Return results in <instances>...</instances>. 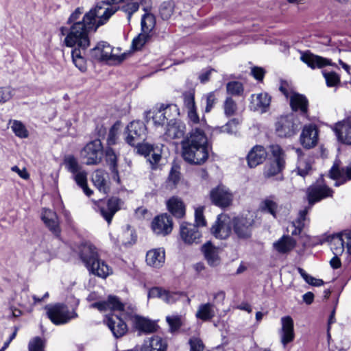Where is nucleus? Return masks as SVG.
Here are the masks:
<instances>
[{"mask_svg": "<svg viewBox=\"0 0 351 351\" xmlns=\"http://www.w3.org/2000/svg\"><path fill=\"white\" fill-rule=\"evenodd\" d=\"M84 51L82 49H74L71 52L73 62L82 72L86 70V62L83 56Z\"/></svg>", "mask_w": 351, "mask_h": 351, "instance_id": "obj_44", "label": "nucleus"}, {"mask_svg": "<svg viewBox=\"0 0 351 351\" xmlns=\"http://www.w3.org/2000/svg\"><path fill=\"white\" fill-rule=\"evenodd\" d=\"M300 60L313 69L327 65H334L330 59L314 55L309 51L302 52Z\"/></svg>", "mask_w": 351, "mask_h": 351, "instance_id": "obj_29", "label": "nucleus"}, {"mask_svg": "<svg viewBox=\"0 0 351 351\" xmlns=\"http://www.w3.org/2000/svg\"><path fill=\"white\" fill-rule=\"evenodd\" d=\"M13 96V90L9 87L0 88V103L9 101Z\"/></svg>", "mask_w": 351, "mask_h": 351, "instance_id": "obj_59", "label": "nucleus"}, {"mask_svg": "<svg viewBox=\"0 0 351 351\" xmlns=\"http://www.w3.org/2000/svg\"><path fill=\"white\" fill-rule=\"evenodd\" d=\"M80 258L88 270L95 276L106 278L112 272V269L99 258L97 248L91 244L82 245Z\"/></svg>", "mask_w": 351, "mask_h": 351, "instance_id": "obj_4", "label": "nucleus"}, {"mask_svg": "<svg viewBox=\"0 0 351 351\" xmlns=\"http://www.w3.org/2000/svg\"><path fill=\"white\" fill-rule=\"evenodd\" d=\"M201 250L209 265L215 267L220 264L221 250L219 247L208 241L202 246Z\"/></svg>", "mask_w": 351, "mask_h": 351, "instance_id": "obj_25", "label": "nucleus"}, {"mask_svg": "<svg viewBox=\"0 0 351 351\" xmlns=\"http://www.w3.org/2000/svg\"><path fill=\"white\" fill-rule=\"evenodd\" d=\"M151 226L152 230L156 234L165 236L172 231V219L167 214L160 215L153 219Z\"/></svg>", "mask_w": 351, "mask_h": 351, "instance_id": "obj_18", "label": "nucleus"}, {"mask_svg": "<svg viewBox=\"0 0 351 351\" xmlns=\"http://www.w3.org/2000/svg\"><path fill=\"white\" fill-rule=\"evenodd\" d=\"M166 320L171 332L179 329L182 324V317L179 315L167 316Z\"/></svg>", "mask_w": 351, "mask_h": 351, "instance_id": "obj_54", "label": "nucleus"}, {"mask_svg": "<svg viewBox=\"0 0 351 351\" xmlns=\"http://www.w3.org/2000/svg\"><path fill=\"white\" fill-rule=\"evenodd\" d=\"M112 48L106 42H101L93 49L95 55L103 60L113 58Z\"/></svg>", "mask_w": 351, "mask_h": 351, "instance_id": "obj_42", "label": "nucleus"}, {"mask_svg": "<svg viewBox=\"0 0 351 351\" xmlns=\"http://www.w3.org/2000/svg\"><path fill=\"white\" fill-rule=\"evenodd\" d=\"M92 181L99 192L104 195L109 192L108 174L106 171L101 169L95 171L92 176Z\"/></svg>", "mask_w": 351, "mask_h": 351, "instance_id": "obj_31", "label": "nucleus"}, {"mask_svg": "<svg viewBox=\"0 0 351 351\" xmlns=\"http://www.w3.org/2000/svg\"><path fill=\"white\" fill-rule=\"evenodd\" d=\"M290 105L293 111L300 110L305 114L308 110V101L302 95L293 93L290 96Z\"/></svg>", "mask_w": 351, "mask_h": 351, "instance_id": "obj_38", "label": "nucleus"}, {"mask_svg": "<svg viewBox=\"0 0 351 351\" xmlns=\"http://www.w3.org/2000/svg\"><path fill=\"white\" fill-rule=\"evenodd\" d=\"M324 76L328 86H334L340 82L339 76L335 72L324 73Z\"/></svg>", "mask_w": 351, "mask_h": 351, "instance_id": "obj_56", "label": "nucleus"}, {"mask_svg": "<svg viewBox=\"0 0 351 351\" xmlns=\"http://www.w3.org/2000/svg\"><path fill=\"white\" fill-rule=\"evenodd\" d=\"M301 145L306 149L316 146L318 142V130L315 125L309 124L303 128L300 136Z\"/></svg>", "mask_w": 351, "mask_h": 351, "instance_id": "obj_21", "label": "nucleus"}, {"mask_svg": "<svg viewBox=\"0 0 351 351\" xmlns=\"http://www.w3.org/2000/svg\"><path fill=\"white\" fill-rule=\"evenodd\" d=\"M90 308H97L101 312L108 310L118 311V315H107L105 322L116 338L121 337L126 334L128 326L124 320L130 315L125 311V304L117 297L110 295L106 301L93 303L90 305Z\"/></svg>", "mask_w": 351, "mask_h": 351, "instance_id": "obj_3", "label": "nucleus"}, {"mask_svg": "<svg viewBox=\"0 0 351 351\" xmlns=\"http://www.w3.org/2000/svg\"><path fill=\"white\" fill-rule=\"evenodd\" d=\"M280 322L281 328L279 330L280 342L285 347L288 343L294 340V324L293 319L289 315L282 317Z\"/></svg>", "mask_w": 351, "mask_h": 351, "instance_id": "obj_20", "label": "nucleus"}, {"mask_svg": "<svg viewBox=\"0 0 351 351\" xmlns=\"http://www.w3.org/2000/svg\"><path fill=\"white\" fill-rule=\"evenodd\" d=\"M271 97L266 93L253 94L251 95L250 108L251 110L264 113L269 109Z\"/></svg>", "mask_w": 351, "mask_h": 351, "instance_id": "obj_26", "label": "nucleus"}, {"mask_svg": "<svg viewBox=\"0 0 351 351\" xmlns=\"http://www.w3.org/2000/svg\"><path fill=\"white\" fill-rule=\"evenodd\" d=\"M123 204V202L121 199L112 197L107 201L106 205L99 206L101 215L108 224L111 223L114 214L122 208Z\"/></svg>", "mask_w": 351, "mask_h": 351, "instance_id": "obj_17", "label": "nucleus"}, {"mask_svg": "<svg viewBox=\"0 0 351 351\" xmlns=\"http://www.w3.org/2000/svg\"><path fill=\"white\" fill-rule=\"evenodd\" d=\"M45 310L48 318L56 325L66 324L77 317V314L74 311H69L63 304L47 305Z\"/></svg>", "mask_w": 351, "mask_h": 351, "instance_id": "obj_7", "label": "nucleus"}, {"mask_svg": "<svg viewBox=\"0 0 351 351\" xmlns=\"http://www.w3.org/2000/svg\"><path fill=\"white\" fill-rule=\"evenodd\" d=\"M180 234L183 242L189 245L199 243L202 238V233L196 226L187 222L180 224Z\"/></svg>", "mask_w": 351, "mask_h": 351, "instance_id": "obj_15", "label": "nucleus"}, {"mask_svg": "<svg viewBox=\"0 0 351 351\" xmlns=\"http://www.w3.org/2000/svg\"><path fill=\"white\" fill-rule=\"evenodd\" d=\"M332 189L326 184H313L306 191L308 204L311 206L323 199L332 197Z\"/></svg>", "mask_w": 351, "mask_h": 351, "instance_id": "obj_14", "label": "nucleus"}, {"mask_svg": "<svg viewBox=\"0 0 351 351\" xmlns=\"http://www.w3.org/2000/svg\"><path fill=\"white\" fill-rule=\"evenodd\" d=\"M298 156L296 172L298 175L304 177L311 170V161L308 156L304 154L300 148L294 149Z\"/></svg>", "mask_w": 351, "mask_h": 351, "instance_id": "obj_32", "label": "nucleus"}, {"mask_svg": "<svg viewBox=\"0 0 351 351\" xmlns=\"http://www.w3.org/2000/svg\"><path fill=\"white\" fill-rule=\"evenodd\" d=\"M151 34H147L141 31V32L136 36L132 43V47L134 50L141 49L149 40Z\"/></svg>", "mask_w": 351, "mask_h": 351, "instance_id": "obj_47", "label": "nucleus"}, {"mask_svg": "<svg viewBox=\"0 0 351 351\" xmlns=\"http://www.w3.org/2000/svg\"><path fill=\"white\" fill-rule=\"evenodd\" d=\"M175 4L168 1L162 3L160 8V15L163 20H169L174 14Z\"/></svg>", "mask_w": 351, "mask_h": 351, "instance_id": "obj_46", "label": "nucleus"}, {"mask_svg": "<svg viewBox=\"0 0 351 351\" xmlns=\"http://www.w3.org/2000/svg\"><path fill=\"white\" fill-rule=\"evenodd\" d=\"M227 93L231 95L240 96L243 93V84L239 82H230L226 85Z\"/></svg>", "mask_w": 351, "mask_h": 351, "instance_id": "obj_48", "label": "nucleus"}, {"mask_svg": "<svg viewBox=\"0 0 351 351\" xmlns=\"http://www.w3.org/2000/svg\"><path fill=\"white\" fill-rule=\"evenodd\" d=\"M261 209L263 211L270 213L276 217L278 209V204L274 199V197L271 196L265 198L261 204Z\"/></svg>", "mask_w": 351, "mask_h": 351, "instance_id": "obj_45", "label": "nucleus"}, {"mask_svg": "<svg viewBox=\"0 0 351 351\" xmlns=\"http://www.w3.org/2000/svg\"><path fill=\"white\" fill-rule=\"evenodd\" d=\"M206 128V125H203L192 129L182 141V156L189 163L201 165L208 159V138L205 134Z\"/></svg>", "mask_w": 351, "mask_h": 351, "instance_id": "obj_2", "label": "nucleus"}, {"mask_svg": "<svg viewBox=\"0 0 351 351\" xmlns=\"http://www.w3.org/2000/svg\"><path fill=\"white\" fill-rule=\"evenodd\" d=\"M103 156V147L99 140H95L87 143L80 152V157L88 165H97L100 162Z\"/></svg>", "mask_w": 351, "mask_h": 351, "instance_id": "obj_10", "label": "nucleus"}, {"mask_svg": "<svg viewBox=\"0 0 351 351\" xmlns=\"http://www.w3.org/2000/svg\"><path fill=\"white\" fill-rule=\"evenodd\" d=\"M274 160L265 168L264 175L267 178L272 177L280 173L285 167V154L278 145H271L269 147Z\"/></svg>", "mask_w": 351, "mask_h": 351, "instance_id": "obj_9", "label": "nucleus"}, {"mask_svg": "<svg viewBox=\"0 0 351 351\" xmlns=\"http://www.w3.org/2000/svg\"><path fill=\"white\" fill-rule=\"evenodd\" d=\"M330 176L335 180V186L345 184L351 180V164L347 167H341L340 161L336 160L330 171Z\"/></svg>", "mask_w": 351, "mask_h": 351, "instance_id": "obj_16", "label": "nucleus"}, {"mask_svg": "<svg viewBox=\"0 0 351 351\" xmlns=\"http://www.w3.org/2000/svg\"><path fill=\"white\" fill-rule=\"evenodd\" d=\"M251 73L255 79L261 81L263 79L265 71L263 68L255 66L252 69Z\"/></svg>", "mask_w": 351, "mask_h": 351, "instance_id": "obj_63", "label": "nucleus"}, {"mask_svg": "<svg viewBox=\"0 0 351 351\" xmlns=\"http://www.w3.org/2000/svg\"><path fill=\"white\" fill-rule=\"evenodd\" d=\"M165 261V252L162 247L154 248L146 254L145 262L152 268L159 269L162 267Z\"/></svg>", "mask_w": 351, "mask_h": 351, "instance_id": "obj_28", "label": "nucleus"}, {"mask_svg": "<svg viewBox=\"0 0 351 351\" xmlns=\"http://www.w3.org/2000/svg\"><path fill=\"white\" fill-rule=\"evenodd\" d=\"M64 165L66 170L72 174L75 181L84 180L87 172L79 163L77 159L73 155H67L64 158Z\"/></svg>", "mask_w": 351, "mask_h": 351, "instance_id": "obj_19", "label": "nucleus"}, {"mask_svg": "<svg viewBox=\"0 0 351 351\" xmlns=\"http://www.w3.org/2000/svg\"><path fill=\"white\" fill-rule=\"evenodd\" d=\"M203 99H204L206 102L205 112L208 113L211 111L217 102V98L215 95V93H208L203 97Z\"/></svg>", "mask_w": 351, "mask_h": 351, "instance_id": "obj_53", "label": "nucleus"}, {"mask_svg": "<svg viewBox=\"0 0 351 351\" xmlns=\"http://www.w3.org/2000/svg\"><path fill=\"white\" fill-rule=\"evenodd\" d=\"M11 129L15 135L19 138H26L28 136V132L25 126L19 121L14 120L12 123Z\"/></svg>", "mask_w": 351, "mask_h": 351, "instance_id": "obj_49", "label": "nucleus"}, {"mask_svg": "<svg viewBox=\"0 0 351 351\" xmlns=\"http://www.w3.org/2000/svg\"><path fill=\"white\" fill-rule=\"evenodd\" d=\"M267 157L265 148L261 145L254 146L249 152L247 160L250 167H255L262 163Z\"/></svg>", "mask_w": 351, "mask_h": 351, "instance_id": "obj_33", "label": "nucleus"}, {"mask_svg": "<svg viewBox=\"0 0 351 351\" xmlns=\"http://www.w3.org/2000/svg\"><path fill=\"white\" fill-rule=\"evenodd\" d=\"M296 241L290 236L284 235L274 243V248L279 253L285 254L291 251L295 246Z\"/></svg>", "mask_w": 351, "mask_h": 351, "instance_id": "obj_37", "label": "nucleus"}, {"mask_svg": "<svg viewBox=\"0 0 351 351\" xmlns=\"http://www.w3.org/2000/svg\"><path fill=\"white\" fill-rule=\"evenodd\" d=\"M150 0H106L99 2L96 6L87 12L84 16V22H86L88 28L93 31L106 23L117 9L112 6V4L123 3L121 10L127 14L128 21H130L132 14L136 12L140 5H148Z\"/></svg>", "mask_w": 351, "mask_h": 351, "instance_id": "obj_1", "label": "nucleus"}, {"mask_svg": "<svg viewBox=\"0 0 351 351\" xmlns=\"http://www.w3.org/2000/svg\"><path fill=\"white\" fill-rule=\"evenodd\" d=\"M233 219L227 215H219L211 228V233L219 239H227L231 233Z\"/></svg>", "mask_w": 351, "mask_h": 351, "instance_id": "obj_12", "label": "nucleus"}, {"mask_svg": "<svg viewBox=\"0 0 351 351\" xmlns=\"http://www.w3.org/2000/svg\"><path fill=\"white\" fill-rule=\"evenodd\" d=\"M190 351H203L204 346L202 341L198 337H191L189 339Z\"/></svg>", "mask_w": 351, "mask_h": 351, "instance_id": "obj_58", "label": "nucleus"}, {"mask_svg": "<svg viewBox=\"0 0 351 351\" xmlns=\"http://www.w3.org/2000/svg\"><path fill=\"white\" fill-rule=\"evenodd\" d=\"M185 132L184 123L180 121L171 119L167 123L164 137L167 141L180 139L184 136Z\"/></svg>", "mask_w": 351, "mask_h": 351, "instance_id": "obj_24", "label": "nucleus"}, {"mask_svg": "<svg viewBox=\"0 0 351 351\" xmlns=\"http://www.w3.org/2000/svg\"><path fill=\"white\" fill-rule=\"evenodd\" d=\"M135 146L137 147L138 153L145 156H149L154 150L153 146L147 143H141V142Z\"/></svg>", "mask_w": 351, "mask_h": 351, "instance_id": "obj_60", "label": "nucleus"}, {"mask_svg": "<svg viewBox=\"0 0 351 351\" xmlns=\"http://www.w3.org/2000/svg\"><path fill=\"white\" fill-rule=\"evenodd\" d=\"M195 224L198 228L206 226V221L204 216V207H198L195 210Z\"/></svg>", "mask_w": 351, "mask_h": 351, "instance_id": "obj_55", "label": "nucleus"}, {"mask_svg": "<svg viewBox=\"0 0 351 351\" xmlns=\"http://www.w3.org/2000/svg\"><path fill=\"white\" fill-rule=\"evenodd\" d=\"M184 106L187 111L189 121L197 124L199 122V117L197 113V108L195 102L194 94L189 92L183 95Z\"/></svg>", "mask_w": 351, "mask_h": 351, "instance_id": "obj_30", "label": "nucleus"}, {"mask_svg": "<svg viewBox=\"0 0 351 351\" xmlns=\"http://www.w3.org/2000/svg\"><path fill=\"white\" fill-rule=\"evenodd\" d=\"M41 219L45 226L53 234L57 237L60 235V222L58 215L54 211L47 208L43 209Z\"/></svg>", "mask_w": 351, "mask_h": 351, "instance_id": "obj_27", "label": "nucleus"}, {"mask_svg": "<svg viewBox=\"0 0 351 351\" xmlns=\"http://www.w3.org/2000/svg\"><path fill=\"white\" fill-rule=\"evenodd\" d=\"M253 220L247 217H236L233 219V228L235 234L240 239H247L252 234Z\"/></svg>", "mask_w": 351, "mask_h": 351, "instance_id": "obj_22", "label": "nucleus"}, {"mask_svg": "<svg viewBox=\"0 0 351 351\" xmlns=\"http://www.w3.org/2000/svg\"><path fill=\"white\" fill-rule=\"evenodd\" d=\"M310 208L311 206L300 210L298 213V218L293 222L295 223L296 226H299L300 228H304L309 222V219L307 217V215Z\"/></svg>", "mask_w": 351, "mask_h": 351, "instance_id": "obj_51", "label": "nucleus"}, {"mask_svg": "<svg viewBox=\"0 0 351 351\" xmlns=\"http://www.w3.org/2000/svg\"><path fill=\"white\" fill-rule=\"evenodd\" d=\"M182 295L181 292L170 291L161 287H153L148 292V298H157L169 304L176 302Z\"/></svg>", "mask_w": 351, "mask_h": 351, "instance_id": "obj_23", "label": "nucleus"}, {"mask_svg": "<svg viewBox=\"0 0 351 351\" xmlns=\"http://www.w3.org/2000/svg\"><path fill=\"white\" fill-rule=\"evenodd\" d=\"M161 158L160 152H153L151 153V154L149 156L148 160L149 161L152 168V169H156L158 163L159 162Z\"/></svg>", "mask_w": 351, "mask_h": 351, "instance_id": "obj_61", "label": "nucleus"}, {"mask_svg": "<svg viewBox=\"0 0 351 351\" xmlns=\"http://www.w3.org/2000/svg\"><path fill=\"white\" fill-rule=\"evenodd\" d=\"M169 211L176 218H182L185 215V206L182 200L178 197L173 196L167 202Z\"/></svg>", "mask_w": 351, "mask_h": 351, "instance_id": "obj_36", "label": "nucleus"}, {"mask_svg": "<svg viewBox=\"0 0 351 351\" xmlns=\"http://www.w3.org/2000/svg\"><path fill=\"white\" fill-rule=\"evenodd\" d=\"M134 324L136 328L145 333L154 332L157 328L154 322L140 316L134 317Z\"/></svg>", "mask_w": 351, "mask_h": 351, "instance_id": "obj_40", "label": "nucleus"}, {"mask_svg": "<svg viewBox=\"0 0 351 351\" xmlns=\"http://www.w3.org/2000/svg\"><path fill=\"white\" fill-rule=\"evenodd\" d=\"M215 315L214 305L211 303H206L199 305L195 313L196 317L202 321L210 320Z\"/></svg>", "mask_w": 351, "mask_h": 351, "instance_id": "obj_41", "label": "nucleus"}, {"mask_svg": "<svg viewBox=\"0 0 351 351\" xmlns=\"http://www.w3.org/2000/svg\"><path fill=\"white\" fill-rule=\"evenodd\" d=\"M166 342L159 336H154L144 341L141 351H165Z\"/></svg>", "mask_w": 351, "mask_h": 351, "instance_id": "obj_35", "label": "nucleus"}, {"mask_svg": "<svg viewBox=\"0 0 351 351\" xmlns=\"http://www.w3.org/2000/svg\"><path fill=\"white\" fill-rule=\"evenodd\" d=\"M125 140L130 145L135 146L146 137L145 125L139 121H132L127 127Z\"/></svg>", "mask_w": 351, "mask_h": 351, "instance_id": "obj_11", "label": "nucleus"}, {"mask_svg": "<svg viewBox=\"0 0 351 351\" xmlns=\"http://www.w3.org/2000/svg\"><path fill=\"white\" fill-rule=\"evenodd\" d=\"M91 30L93 29L88 28V25H86V22H84L82 19V21L74 23L69 31H68L66 27H62L60 28V34L62 36L66 34L64 41L66 47H77L76 49L85 50L89 46L90 41L88 33Z\"/></svg>", "mask_w": 351, "mask_h": 351, "instance_id": "obj_5", "label": "nucleus"}, {"mask_svg": "<svg viewBox=\"0 0 351 351\" xmlns=\"http://www.w3.org/2000/svg\"><path fill=\"white\" fill-rule=\"evenodd\" d=\"M83 13L82 9L77 8L70 16L68 20L69 23L78 22L77 20L80 18Z\"/></svg>", "mask_w": 351, "mask_h": 351, "instance_id": "obj_64", "label": "nucleus"}, {"mask_svg": "<svg viewBox=\"0 0 351 351\" xmlns=\"http://www.w3.org/2000/svg\"><path fill=\"white\" fill-rule=\"evenodd\" d=\"M180 110L177 105L173 104H161L158 106L145 112V117L147 122L152 121L156 127L162 126L169 118L178 116Z\"/></svg>", "mask_w": 351, "mask_h": 351, "instance_id": "obj_6", "label": "nucleus"}, {"mask_svg": "<svg viewBox=\"0 0 351 351\" xmlns=\"http://www.w3.org/2000/svg\"><path fill=\"white\" fill-rule=\"evenodd\" d=\"M28 348L29 351H44V343L40 337H34L29 341Z\"/></svg>", "mask_w": 351, "mask_h": 351, "instance_id": "obj_57", "label": "nucleus"}, {"mask_svg": "<svg viewBox=\"0 0 351 351\" xmlns=\"http://www.w3.org/2000/svg\"><path fill=\"white\" fill-rule=\"evenodd\" d=\"M210 197L217 206L226 208L232 204L234 195L226 186L219 185L210 191Z\"/></svg>", "mask_w": 351, "mask_h": 351, "instance_id": "obj_13", "label": "nucleus"}, {"mask_svg": "<svg viewBox=\"0 0 351 351\" xmlns=\"http://www.w3.org/2000/svg\"><path fill=\"white\" fill-rule=\"evenodd\" d=\"M328 241L334 255H341L343 254L345 249L343 233L330 236Z\"/></svg>", "mask_w": 351, "mask_h": 351, "instance_id": "obj_39", "label": "nucleus"}, {"mask_svg": "<svg viewBox=\"0 0 351 351\" xmlns=\"http://www.w3.org/2000/svg\"><path fill=\"white\" fill-rule=\"evenodd\" d=\"M300 122L293 114L280 117L276 123V132L280 137H290L297 133Z\"/></svg>", "mask_w": 351, "mask_h": 351, "instance_id": "obj_8", "label": "nucleus"}, {"mask_svg": "<svg viewBox=\"0 0 351 351\" xmlns=\"http://www.w3.org/2000/svg\"><path fill=\"white\" fill-rule=\"evenodd\" d=\"M335 131L338 139L347 144H351V121H344L336 124Z\"/></svg>", "mask_w": 351, "mask_h": 351, "instance_id": "obj_34", "label": "nucleus"}, {"mask_svg": "<svg viewBox=\"0 0 351 351\" xmlns=\"http://www.w3.org/2000/svg\"><path fill=\"white\" fill-rule=\"evenodd\" d=\"M76 184L82 189L84 193L87 195V196H90L93 193V191L91 189H90L88 187V185H87V176H85V179L84 180H82V181H75Z\"/></svg>", "mask_w": 351, "mask_h": 351, "instance_id": "obj_62", "label": "nucleus"}, {"mask_svg": "<svg viewBox=\"0 0 351 351\" xmlns=\"http://www.w3.org/2000/svg\"><path fill=\"white\" fill-rule=\"evenodd\" d=\"M237 110V105L231 97H227L223 103V111L226 117L234 116Z\"/></svg>", "mask_w": 351, "mask_h": 351, "instance_id": "obj_50", "label": "nucleus"}, {"mask_svg": "<svg viewBox=\"0 0 351 351\" xmlns=\"http://www.w3.org/2000/svg\"><path fill=\"white\" fill-rule=\"evenodd\" d=\"M141 31L151 34L156 25V18L154 14L146 12L141 18Z\"/></svg>", "mask_w": 351, "mask_h": 351, "instance_id": "obj_43", "label": "nucleus"}, {"mask_svg": "<svg viewBox=\"0 0 351 351\" xmlns=\"http://www.w3.org/2000/svg\"><path fill=\"white\" fill-rule=\"evenodd\" d=\"M298 271L300 276L308 284L315 287H320L324 284V281L322 280L315 278L308 275L302 268H298Z\"/></svg>", "mask_w": 351, "mask_h": 351, "instance_id": "obj_52", "label": "nucleus"}]
</instances>
